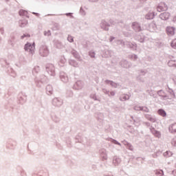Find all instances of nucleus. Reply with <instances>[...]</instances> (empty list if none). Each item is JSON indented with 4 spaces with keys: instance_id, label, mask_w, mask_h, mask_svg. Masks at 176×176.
Masks as SVG:
<instances>
[{
    "instance_id": "1",
    "label": "nucleus",
    "mask_w": 176,
    "mask_h": 176,
    "mask_svg": "<svg viewBox=\"0 0 176 176\" xmlns=\"http://www.w3.org/2000/svg\"><path fill=\"white\" fill-rule=\"evenodd\" d=\"M39 52L40 54L43 56V57H45V56H47L49 54V50L47 49V47L46 45H42L40 47Z\"/></svg>"
},
{
    "instance_id": "2",
    "label": "nucleus",
    "mask_w": 176,
    "mask_h": 176,
    "mask_svg": "<svg viewBox=\"0 0 176 176\" xmlns=\"http://www.w3.org/2000/svg\"><path fill=\"white\" fill-rule=\"evenodd\" d=\"M25 50H26V52H30V53H32L34 50H35V44L33 43L31 45L30 43H27L25 45Z\"/></svg>"
},
{
    "instance_id": "3",
    "label": "nucleus",
    "mask_w": 176,
    "mask_h": 176,
    "mask_svg": "<svg viewBox=\"0 0 176 176\" xmlns=\"http://www.w3.org/2000/svg\"><path fill=\"white\" fill-rule=\"evenodd\" d=\"M166 34L170 36L175 34V28L168 26L166 28Z\"/></svg>"
},
{
    "instance_id": "4",
    "label": "nucleus",
    "mask_w": 176,
    "mask_h": 176,
    "mask_svg": "<svg viewBox=\"0 0 176 176\" xmlns=\"http://www.w3.org/2000/svg\"><path fill=\"white\" fill-rule=\"evenodd\" d=\"M167 9H168L167 5H166V3H161L157 8V12H164L165 10H167Z\"/></svg>"
},
{
    "instance_id": "5",
    "label": "nucleus",
    "mask_w": 176,
    "mask_h": 176,
    "mask_svg": "<svg viewBox=\"0 0 176 176\" xmlns=\"http://www.w3.org/2000/svg\"><path fill=\"white\" fill-rule=\"evenodd\" d=\"M160 17L162 19V20H168L170 18V13L164 12L160 15Z\"/></svg>"
},
{
    "instance_id": "6",
    "label": "nucleus",
    "mask_w": 176,
    "mask_h": 176,
    "mask_svg": "<svg viewBox=\"0 0 176 176\" xmlns=\"http://www.w3.org/2000/svg\"><path fill=\"white\" fill-rule=\"evenodd\" d=\"M168 129L170 133H176V123L170 124Z\"/></svg>"
},
{
    "instance_id": "7",
    "label": "nucleus",
    "mask_w": 176,
    "mask_h": 176,
    "mask_svg": "<svg viewBox=\"0 0 176 176\" xmlns=\"http://www.w3.org/2000/svg\"><path fill=\"white\" fill-rule=\"evenodd\" d=\"M146 119H148V120H149L150 122H152V123H155V122H156V119H155V118L149 116V115H147L146 116Z\"/></svg>"
},
{
    "instance_id": "8",
    "label": "nucleus",
    "mask_w": 176,
    "mask_h": 176,
    "mask_svg": "<svg viewBox=\"0 0 176 176\" xmlns=\"http://www.w3.org/2000/svg\"><path fill=\"white\" fill-rule=\"evenodd\" d=\"M158 113L160 115V116H163V118L166 116V111L163 109L158 110Z\"/></svg>"
},
{
    "instance_id": "9",
    "label": "nucleus",
    "mask_w": 176,
    "mask_h": 176,
    "mask_svg": "<svg viewBox=\"0 0 176 176\" xmlns=\"http://www.w3.org/2000/svg\"><path fill=\"white\" fill-rule=\"evenodd\" d=\"M168 65L169 67H176V61L175 60H170L168 63Z\"/></svg>"
},
{
    "instance_id": "10",
    "label": "nucleus",
    "mask_w": 176,
    "mask_h": 176,
    "mask_svg": "<svg viewBox=\"0 0 176 176\" xmlns=\"http://www.w3.org/2000/svg\"><path fill=\"white\" fill-rule=\"evenodd\" d=\"M170 46L171 47H173V49H176V38L173 40Z\"/></svg>"
},
{
    "instance_id": "11",
    "label": "nucleus",
    "mask_w": 176,
    "mask_h": 176,
    "mask_svg": "<svg viewBox=\"0 0 176 176\" xmlns=\"http://www.w3.org/2000/svg\"><path fill=\"white\" fill-rule=\"evenodd\" d=\"M25 14H27V11H25L24 10H21L19 11V15L20 16H25Z\"/></svg>"
},
{
    "instance_id": "12",
    "label": "nucleus",
    "mask_w": 176,
    "mask_h": 176,
    "mask_svg": "<svg viewBox=\"0 0 176 176\" xmlns=\"http://www.w3.org/2000/svg\"><path fill=\"white\" fill-rule=\"evenodd\" d=\"M45 36H50L52 35V33L50 32V30H47L44 32Z\"/></svg>"
},
{
    "instance_id": "13",
    "label": "nucleus",
    "mask_w": 176,
    "mask_h": 176,
    "mask_svg": "<svg viewBox=\"0 0 176 176\" xmlns=\"http://www.w3.org/2000/svg\"><path fill=\"white\" fill-rule=\"evenodd\" d=\"M67 41L71 43L74 42V37H72V36H68Z\"/></svg>"
},
{
    "instance_id": "14",
    "label": "nucleus",
    "mask_w": 176,
    "mask_h": 176,
    "mask_svg": "<svg viewBox=\"0 0 176 176\" xmlns=\"http://www.w3.org/2000/svg\"><path fill=\"white\" fill-rule=\"evenodd\" d=\"M172 144H173V145L176 146V137L173 138V140L172 141Z\"/></svg>"
},
{
    "instance_id": "15",
    "label": "nucleus",
    "mask_w": 176,
    "mask_h": 176,
    "mask_svg": "<svg viewBox=\"0 0 176 176\" xmlns=\"http://www.w3.org/2000/svg\"><path fill=\"white\" fill-rule=\"evenodd\" d=\"M28 24L27 21H24V23L21 25V27H24V25H26Z\"/></svg>"
},
{
    "instance_id": "16",
    "label": "nucleus",
    "mask_w": 176,
    "mask_h": 176,
    "mask_svg": "<svg viewBox=\"0 0 176 176\" xmlns=\"http://www.w3.org/2000/svg\"><path fill=\"white\" fill-rule=\"evenodd\" d=\"M156 136L158 137V138H159V137H160V133H157Z\"/></svg>"
}]
</instances>
